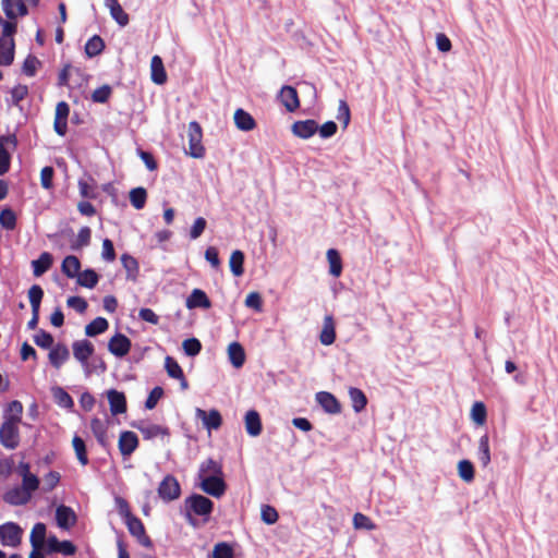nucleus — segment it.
I'll return each mask as SVG.
<instances>
[{
	"mask_svg": "<svg viewBox=\"0 0 558 558\" xmlns=\"http://www.w3.org/2000/svg\"><path fill=\"white\" fill-rule=\"evenodd\" d=\"M213 558H234V550L230 544L220 542L214 546Z\"/></svg>",
	"mask_w": 558,
	"mask_h": 558,
	"instance_id": "nucleus-54",
	"label": "nucleus"
},
{
	"mask_svg": "<svg viewBox=\"0 0 558 558\" xmlns=\"http://www.w3.org/2000/svg\"><path fill=\"white\" fill-rule=\"evenodd\" d=\"M121 263L128 272V278L135 279L140 270L137 260L129 254H123Z\"/></svg>",
	"mask_w": 558,
	"mask_h": 558,
	"instance_id": "nucleus-49",
	"label": "nucleus"
},
{
	"mask_svg": "<svg viewBox=\"0 0 558 558\" xmlns=\"http://www.w3.org/2000/svg\"><path fill=\"white\" fill-rule=\"evenodd\" d=\"M53 257L49 252H44L40 256L32 262L33 274L35 277H40L47 272L52 266Z\"/></svg>",
	"mask_w": 558,
	"mask_h": 558,
	"instance_id": "nucleus-30",
	"label": "nucleus"
},
{
	"mask_svg": "<svg viewBox=\"0 0 558 558\" xmlns=\"http://www.w3.org/2000/svg\"><path fill=\"white\" fill-rule=\"evenodd\" d=\"M52 396L58 405L64 409H72L74 407L72 397L63 388H52Z\"/></svg>",
	"mask_w": 558,
	"mask_h": 558,
	"instance_id": "nucleus-46",
	"label": "nucleus"
},
{
	"mask_svg": "<svg viewBox=\"0 0 558 558\" xmlns=\"http://www.w3.org/2000/svg\"><path fill=\"white\" fill-rule=\"evenodd\" d=\"M316 401L326 413L339 414L341 412V404L338 399L328 391H319L316 393Z\"/></svg>",
	"mask_w": 558,
	"mask_h": 558,
	"instance_id": "nucleus-14",
	"label": "nucleus"
},
{
	"mask_svg": "<svg viewBox=\"0 0 558 558\" xmlns=\"http://www.w3.org/2000/svg\"><path fill=\"white\" fill-rule=\"evenodd\" d=\"M131 340L123 333H116L108 342V350L117 357L125 356L131 350Z\"/></svg>",
	"mask_w": 558,
	"mask_h": 558,
	"instance_id": "nucleus-11",
	"label": "nucleus"
},
{
	"mask_svg": "<svg viewBox=\"0 0 558 558\" xmlns=\"http://www.w3.org/2000/svg\"><path fill=\"white\" fill-rule=\"evenodd\" d=\"M56 520L59 527L69 530L75 525L77 518L70 507L61 505L56 510Z\"/></svg>",
	"mask_w": 558,
	"mask_h": 558,
	"instance_id": "nucleus-17",
	"label": "nucleus"
},
{
	"mask_svg": "<svg viewBox=\"0 0 558 558\" xmlns=\"http://www.w3.org/2000/svg\"><path fill=\"white\" fill-rule=\"evenodd\" d=\"M125 524L128 530L132 536H134L137 542L146 548H153V541L146 534L145 526L140 518L132 514L129 510L125 512Z\"/></svg>",
	"mask_w": 558,
	"mask_h": 558,
	"instance_id": "nucleus-3",
	"label": "nucleus"
},
{
	"mask_svg": "<svg viewBox=\"0 0 558 558\" xmlns=\"http://www.w3.org/2000/svg\"><path fill=\"white\" fill-rule=\"evenodd\" d=\"M471 415L476 424H484L486 421V407L483 402H475L471 410Z\"/></svg>",
	"mask_w": 558,
	"mask_h": 558,
	"instance_id": "nucleus-60",
	"label": "nucleus"
},
{
	"mask_svg": "<svg viewBox=\"0 0 558 558\" xmlns=\"http://www.w3.org/2000/svg\"><path fill=\"white\" fill-rule=\"evenodd\" d=\"M46 538V525L41 522L36 523L31 532L29 541L34 549H41Z\"/></svg>",
	"mask_w": 558,
	"mask_h": 558,
	"instance_id": "nucleus-37",
	"label": "nucleus"
},
{
	"mask_svg": "<svg viewBox=\"0 0 558 558\" xmlns=\"http://www.w3.org/2000/svg\"><path fill=\"white\" fill-rule=\"evenodd\" d=\"M245 430L252 437H257L263 430L260 415L256 410H250L244 417Z\"/></svg>",
	"mask_w": 558,
	"mask_h": 558,
	"instance_id": "nucleus-22",
	"label": "nucleus"
},
{
	"mask_svg": "<svg viewBox=\"0 0 558 558\" xmlns=\"http://www.w3.org/2000/svg\"><path fill=\"white\" fill-rule=\"evenodd\" d=\"M81 270V262L80 259L74 255H68L64 257L61 264V271L68 277V278H75L80 274Z\"/></svg>",
	"mask_w": 558,
	"mask_h": 558,
	"instance_id": "nucleus-35",
	"label": "nucleus"
},
{
	"mask_svg": "<svg viewBox=\"0 0 558 558\" xmlns=\"http://www.w3.org/2000/svg\"><path fill=\"white\" fill-rule=\"evenodd\" d=\"M0 444L7 449H15L20 445L19 424L4 421L0 427Z\"/></svg>",
	"mask_w": 558,
	"mask_h": 558,
	"instance_id": "nucleus-7",
	"label": "nucleus"
},
{
	"mask_svg": "<svg viewBox=\"0 0 558 558\" xmlns=\"http://www.w3.org/2000/svg\"><path fill=\"white\" fill-rule=\"evenodd\" d=\"M235 126L241 131H252L256 128V122L251 113L243 109H236L233 116Z\"/></svg>",
	"mask_w": 558,
	"mask_h": 558,
	"instance_id": "nucleus-27",
	"label": "nucleus"
},
{
	"mask_svg": "<svg viewBox=\"0 0 558 558\" xmlns=\"http://www.w3.org/2000/svg\"><path fill=\"white\" fill-rule=\"evenodd\" d=\"M477 457L482 466L486 468L490 463L489 438L487 434L483 435L478 440Z\"/></svg>",
	"mask_w": 558,
	"mask_h": 558,
	"instance_id": "nucleus-44",
	"label": "nucleus"
},
{
	"mask_svg": "<svg viewBox=\"0 0 558 558\" xmlns=\"http://www.w3.org/2000/svg\"><path fill=\"white\" fill-rule=\"evenodd\" d=\"M244 253L240 250H235L231 253L230 259H229V266L231 272L235 277H240L244 274Z\"/></svg>",
	"mask_w": 558,
	"mask_h": 558,
	"instance_id": "nucleus-39",
	"label": "nucleus"
},
{
	"mask_svg": "<svg viewBox=\"0 0 558 558\" xmlns=\"http://www.w3.org/2000/svg\"><path fill=\"white\" fill-rule=\"evenodd\" d=\"M182 347H183L185 354L189 356H195L202 350V343L196 338H189V339L184 340L182 343Z\"/></svg>",
	"mask_w": 558,
	"mask_h": 558,
	"instance_id": "nucleus-61",
	"label": "nucleus"
},
{
	"mask_svg": "<svg viewBox=\"0 0 558 558\" xmlns=\"http://www.w3.org/2000/svg\"><path fill=\"white\" fill-rule=\"evenodd\" d=\"M44 298V290L38 284H33L28 290V300L32 306V310L39 311L40 303Z\"/></svg>",
	"mask_w": 558,
	"mask_h": 558,
	"instance_id": "nucleus-52",
	"label": "nucleus"
},
{
	"mask_svg": "<svg viewBox=\"0 0 558 558\" xmlns=\"http://www.w3.org/2000/svg\"><path fill=\"white\" fill-rule=\"evenodd\" d=\"M90 429L101 447H107L109 445V438L107 433L108 425L106 422L101 421L98 417H93L90 420Z\"/></svg>",
	"mask_w": 558,
	"mask_h": 558,
	"instance_id": "nucleus-26",
	"label": "nucleus"
},
{
	"mask_svg": "<svg viewBox=\"0 0 558 558\" xmlns=\"http://www.w3.org/2000/svg\"><path fill=\"white\" fill-rule=\"evenodd\" d=\"M326 257L329 264V274L335 278L340 277L342 274V259L339 252L336 248H329Z\"/></svg>",
	"mask_w": 558,
	"mask_h": 558,
	"instance_id": "nucleus-34",
	"label": "nucleus"
},
{
	"mask_svg": "<svg viewBox=\"0 0 558 558\" xmlns=\"http://www.w3.org/2000/svg\"><path fill=\"white\" fill-rule=\"evenodd\" d=\"M185 505V518L192 525H196V520L192 513L196 515L207 517L214 510V502L203 495L194 494L187 497L184 501Z\"/></svg>",
	"mask_w": 558,
	"mask_h": 558,
	"instance_id": "nucleus-2",
	"label": "nucleus"
},
{
	"mask_svg": "<svg viewBox=\"0 0 558 558\" xmlns=\"http://www.w3.org/2000/svg\"><path fill=\"white\" fill-rule=\"evenodd\" d=\"M70 357L69 349L63 343H58L50 349L48 359L50 364L59 369Z\"/></svg>",
	"mask_w": 558,
	"mask_h": 558,
	"instance_id": "nucleus-21",
	"label": "nucleus"
},
{
	"mask_svg": "<svg viewBox=\"0 0 558 558\" xmlns=\"http://www.w3.org/2000/svg\"><path fill=\"white\" fill-rule=\"evenodd\" d=\"M112 94V89L109 85H102L96 88L92 94V100L98 104H105L108 101Z\"/></svg>",
	"mask_w": 558,
	"mask_h": 558,
	"instance_id": "nucleus-59",
	"label": "nucleus"
},
{
	"mask_svg": "<svg viewBox=\"0 0 558 558\" xmlns=\"http://www.w3.org/2000/svg\"><path fill=\"white\" fill-rule=\"evenodd\" d=\"M260 517L266 524H275L279 519L277 510L269 505L262 507Z\"/></svg>",
	"mask_w": 558,
	"mask_h": 558,
	"instance_id": "nucleus-63",
	"label": "nucleus"
},
{
	"mask_svg": "<svg viewBox=\"0 0 558 558\" xmlns=\"http://www.w3.org/2000/svg\"><path fill=\"white\" fill-rule=\"evenodd\" d=\"M349 397L352 402V408L356 413L363 411L366 408L367 398L361 389L351 387L349 389Z\"/></svg>",
	"mask_w": 558,
	"mask_h": 558,
	"instance_id": "nucleus-38",
	"label": "nucleus"
},
{
	"mask_svg": "<svg viewBox=\"0 0 558 558\" xmlns=\"http://www.w3.org/2000/svg\"><path fill=\"white\" fill-rule=\"evenodd\" d=\"M39 63V60L35 56H27L22 65L23 73L29 77L34 76Z\"/></svg>",
	"mask_w": 558,
	"mask_h": 558,
	"instance_id": "nucleus-62",
	"label": "nucleus"
},
{
	"mask_svg": "<svg viewBox=\"0 0 558 558\" xmlns=\"http://www.w3.org/2000/svg\"><path fill=\"white\" fill-rule=\"evenodd\" d=\"M189 151L187 154L193 158H203L205 156V147L202 144L203 131L198 122L192 121L189 123Z\"/></svg>",
	"mask_w": 558,
	"mask_h": 558,
	"instance_id": "nucleus-4",
	"label": "nucleus"
},
{
	"mask_svg": "<svg viewBox=\"0 0 558 558\" xmlns=\"http://www.w3.org/2000/svg\"><path fill=\"white\" fill-rule=\"evenodd\" d=\"M219 475H223V473H222V465L218 461L209 458V459L205 460L199 465V470H198V478L199 480L206 478V476H219Z\"/></svg>",
	"mask_w": 558,
	"mask_h": 558,
	"instance_id": "nucleus-28",
	"label": "nucleus"
},
{
	"mask_svg": "<svg viewBox=\"0 0 558 558\" xmlns=\"http://www.w3.org/2000/svg\"><path fill=\"white\" fill-rule=\"evenodd\" d=\"M105 4L109 9L111 17L119 26L124 27L129 24V14L123 10L118 0H105Z\"/></svg>",
	"mask_w": 558,
	"mask_h": 558,
	"instance_id": "nucleus-23",
	"label": "nucleus"
},
{
	"mask_svg": "<svg viewBox=\"0 0 558 558\" xmlns=\"http://www.w3.org/2000/svg\"><path fill=\"white\" fill-rule=\"evenodd\" d=\"M353 526L357 530L364 529L372 531L376 527V525L373 523V521L365 514L361 512H356L353 515Z\"/></svg>",
	"mask_w": 558,
	"mask_h": 558,
	"instance_id": "nucleus-58",
	"label": "nucleus"
},
{
	"mask_svg": "<svg viewBox=\"0 0 558 558\" xmlns=\"http://www.w3.org/2000/svg\"><path fill=\"white\" fill-rule=\"evenodd\" d=\"M77 283L82 287L93 289L97 286L99 276L94 269H85L77 275Z\"/></svg>",
	"mask_w": 558,
	"mask_h": 558,
	"instance_id": "nucleus-42",
	"label": "nucleus"
},
{
	"mask_svg": "<svg viewBox=\"0 0 558 558\" xmlns=\"http://www.w3.org/2000/svg\"><path fill=\"white\" fill-rule=\"evenodd\" d=\"M138 430L145 439H153L157 437H166L170 435L167 426L158 424H146L138 427Z\"/></svg>",
	"mask_w": 558,
	"mask_h": 558,
	"instance_id": "nucleus-31",
	"label": "nucleus"
},
{
	"mask_svg": "<svg viewBox=\"0 0 558 558\" xmlns=\"http://www.w3.org/2000/svg\"><path fill=\"white\" fill-rule=\"evenodd\" d=\"M2 8L8 19L14 20L17 16H25L28 13L23 0H2Z\"/></svg>",
	"mask_w": 558,
	"mask_h": 558,
	"instance_id": "nucleus-20",
	"label": "nucleus"
},
{
	"mask_svg": "<svg viewBox=\"0 0 558 558\" xmlns=\"http://www.w3.org/2000/svg\"><path fill=\"white\" fill-rule=\"evenodd\" d=\"M17 147V138L15 134L0 136V175L5 174L11 165V150Z\"/></svg>",
	"mask_w": 558,
	"mask_h": 558,
	"instance_id": "nucleus-5",
	"label": "nucleus"
},
{
	"mask_svg": "<svg viewBox=\"0 0 558 558\" xmlns=\"http://www.w3.org/2000/svg\"><path fill=\"white\" fill-rule=\"evenodd\" d=\"M165 368L169 377L183 379V369L173 357L167 356L165 359Z\"/></svg>",
	"mask_w": 558,
	"mask_h": 558,
	"instance_id": "nucleus-50",
	"label": "nucleus"
},
{
	"mask_svg": "<svg viewBox=\"0 0 558 558\" xmlns=\"http://www.w3.org/2000/svg\"><path fill=\"white\" fill-rule=\"evenodd\" d=\"M72 349L74 357L84 366L87 365L88 359L95 351L93 343L88 340L75 341Z\"/></svg>",
	"mask_w": 558,
	"mask_h": 558,
	"instance_id": "nucleus-16",
	"label": "nucleus"
},
{
	"mask_svg": "<svg viewBox=\"0 0 558 558\" xmlns=\"http://www.w3.org/2000/svg\"><path fill=\"white\" fill-rule=\"evenodd\" d=\"M70 114V106L66 101H59L56 106L53 129L60 136H64L68 131V118Z\"/></svg>",
	"mask_w": 558,
	"mask_h": 558,
	"instance_id": "nucleus-10",
	"label": "nucleus"
},
{
	"mask_svg": "<svg viewBox=\"0 0 558 558\" xmlns=\"http://www.w3.org/2000/svg\"><path fill=\"white\" fill-rule=\"evenodd\" d=\"M110 412L113 415L123 414L126 412V398L123 392L116 389H110L107 392Z\"/></svg>",
	"mask_w": 558,
	"mask_h": 558,
	"instance_id": "nucleus-19",
	"label": "nucleus"
},
{
	"mask_svg": "<svg viewBox=\"0 0 558 558\" xmlns=\"http://www.w3.org/2000/svg\"><path fill=\"white\" fill-rule=\"evenodd\" d=\"M245 306L257 313L263 312V298L259 292H250L245 298Z\"/></svg>",
	"mask_w": 558,
	"mask_h": 558,
	"instance_id": "nucleus-56",
	"label": "nucleus"
},
{
	"mask_svg": "<svg viewBox=\"0 0 558 558\" xmlns=\"http://www.w3.org/2000/svg\"><path fill=\"white\" fill-rule=\"evenodd\" d=\"M48 546L51 551L62 553L68 556H72L76 553L75 545L70 541H58L56 536L48 538Z\"/></svg>",
	"mask_w": 558,
	"mask_h": 558,
	"instance_id": "nucleus-33",
	"label": "nucleus"
},
{
	"mask_svg": "<svg viewBox=\"0 0 558 558\" xmlns=\"http://www.w3.org/2000/svg\"><path fill=\"white\" fill-rule=\"evenodd\" d=\"M336 340V325L331 315L324 318L323 329L319 335V341L324 345H330Z\"/></svg>",
	"mask_w": 558,
	"mask_h": 558,
	"instance_id": "nucleus-24",
	"label": "nucleus"
},
{
	"mask_svg": "<svg viewBox=\"0 0 558 558\" xmlns=\"http://www.w3.org/2000/svg\"><path fill=\"white\" fill-rule=\"evenodd\" d=\"M201 488L206 494L219 498L226 493L227 485L222 475L206 476V478L201 480Z\"/></svg>",
	"mask_w": 558,
	"mask_h": 558,
	"instance_id": "nucleus-9",
	"label": "nucleus"
},
{
	"mask_svg": "<svg viewBox=\"0 0 558 558\" xmlns=\"http://www.w3.org/2000/svg\"><path fill=\"white\" fill-rule=\"evenodd\" d=\"M0 223L5 230H14L16 227V216L11 208H4L0 213Z\"/></svg>",
	"mask_w": 558,
	"mask_h": 558,
	"instance_id": "nucleus-53",
	"label": "nucleus"
},
{
	"mask_svg": "<svg viewBox=\"0 0 558 558\" xmlns=\"http://www.w3.org/2000/svg\"><path fill=\"white\" fill-rule=\"evenodd\" d=\"M53 337L51 333L47 332L44 329H39L37 333L34 336V342L36 345L43 349H51L53 345Z\"/></svg>",
	"mask_w": 558,
	"mask_h": 558,
	"instance_id": "nucleus-55",
	"label": "nucleus"
},
{
	"mask_svg": "<svg viewBox=\"0 0 558 558\" xmlns=\"http://www.w3.org/2000/svg\"><path fill=\"white\" fill-rule=\"evenodd\" d=\"M157 490L158 496L166 502L175 500L181 495V486L178 480L171 474L163 477Z\"/></svg>",
	"mask_w": 558,
	"mask_h": 558,
	"instance_id": "nucleus-6",
	"label": "nucleus"
},
{
	"mask_svg": "<svg viewBox=\"0 0 558 558\" xmlns=\"http://www.w3.org/2000/svg\"><path fill=\"white\" fill-rule=\"evenodd\" d=\"M92 230L89 227H82L77 233L76 239L71 243L73 251H78L90 243Z\"/></svg>",
	"mask_w": 558,
	"mask_h": 558,
	"instance_id": "nucleus-47",
	"label": "nucleus"
},
{
	"mask_svg": "<svg viewBox=\"0 0 558 558\" xmlns=\"http://www.w3.org/2000/svg\"><path fill=\"white\" fill-rule=\"evenodd\" d=\"M119 450L123 457L131 456L138 447V438L134 432L125 430L119 437Z\"/></svg>",
	"mask_w": 558,
	"mask_h": 558,
	"instance_id": "nucleus-15",
	"label": "nucleus"
},
{
	"mask_svg": "<svg viewBox=\"0 0 558 558\" xmlns=\"http://www.w3.org/2000/svg\"><path fill=\"white\" fill-rule=\"evenodd\" d=\"M211 306V302L207 294L201 289H194L190 296L186 300V307L192 308H209Z\"/></svg>",
	"mask_w": 558,
	"mask_h": 558,
	"instance_id": "nucleus-25",
	"label": "nucleus"
},
{
	"mask_svg": "<svg viewBox=\"0 0 558 558\" xmlns=\"http://www.w3.org/2000/svg\"><path fill=\"white\" fill-rule=\"evenodd\" d=\"M151 81L158 85L165 84L167 81V73L163 66L162 59L159 56H154L150 61Z\"/></svg>",
	"mask_w": 558,
	"mask_h": 558,
	"instance_id": "nucleus-29",
	"label": "nucleus"
},
{
	"mask_svg": "<svg viewBox=\"0 0 558 558\" xmlns=\"http://www.w3.org/2000/svg\"><path fill=\"white\" fill-rule=\"evenodd\" d=\"M197 418L202 420V423L205 428L208 430L218 429L222 425V417L218 410L213 409L210 411H205L203 409H196Z\"/></svg>",
	"mask_w": 558,
	"mask_h": 558,
	"instance_id": "nucleus-13",
	"label": "nucleus"
},
{
	"mask_svg": "<svg viewBox=\"0 0 558 558\" xmlns=\"http://www.w3.org/2000/svg\"><path fill=\"white\" fill-rule=\"evenodd\" d=\"M39 484L40 481L36 474L22 476L20 486H14L3 494V501L11 506H24L31 501Z\"/></svg>",
	"mask_w": 558,
	"mask_h": 558,
	"instance_id": "nucleus-1",
	"label": "nucleus"
},
{
	"mask_svg": "<svg viewBox=\"0 0 558 558\" xmlns=\"http://www.w3.org/2000/svg\"><path fill=\"white\" fill-rule=\"evenodd\" d=\"M72 446L75 451L76 459L82 465H87L89 462L85 441L80 436L75 435L72 439Z\"/></svg>",
	"mask_w": 558,
	"mask_h": 558,
	"instance_id": "nucleus-43",
	"label": "nucleus"
},
{
	"mask_svg": "<svg viewBox=\"0 0 558 558\" xmlns=\"http://www.w3.org/2000/svg\"><path fill=\"white\" fill-rule=\"evenodd\" d=\"M228 354L232 365L236 368L241 367L245 362V352L239 342H232L228 347Z\"/></svg>",
	"mask_w": 558,
	"mask_h": 558,
	"instance_id": "nucleus-36",
	"label": "nucleus"
},
{
	"mask_svg": "<svg viewBox=\"0 0 558 558\" xmlns=\"http://www.w3.org/2000/svg\"><path fill=\"white\" fill-rule=\"evenodd\" d=\"M109 327V323L104 317H96L85 327V333L88 337H95L105 332Z\"/></svg>",
	"mask_w": 558,
	"mask_h": 558,
	"instance_id": "nucleus-40",
	"label": "nucleus"
},
{
	"mask_svg": "<svg viewBox=\"0 0 558 558\" xmlns=\"http://www.w3.org/2000/svg\"><path fill=\"white\" fill-rule=\"evenodd\" d=\"M279 99L288 112H294L300 108L299 94L293 86H282L279 93Z\"/></svg>",
	"mask_w": 558,
	"mask_h": 558,
	"instance_id": "nucleus-12",
	"label": "nucleus"
},
{
	"mask_svg": "<svg viewBox=\"0 0 558 558\" xmlns=\"http://www.w3.org/2000/svg\"><path fill=\"white\" fill-rule=\"evenodd\" d=\"M163 396V389L159 386L155 387L148 395L146 401H145V408L147 410H153L158 401L162 398Z\"/></svg>",
	"mask_w": 558,
	"mask_h": 558,
	"instance_id": "nucleus-64",
	"label": "nucleus"
},
{
	"mask_svg": "<svg viewBox=\"0 0 558 558\" xmlns=\"http://www.w3.org/2000/svg\"><path fill=\"white\" fill-rule=\"evenodd\" d=\"M61 475L57 471H50L44 476V486L43 490L45 493H49L53 490L58 484L60 483Z\"/></svg>",
	"mask_w": 558,
	"mask_h": 558,
	"instance_id": "nucleus-57",
	"label": "nucleus"
},
{
	"mask_svg": "<svg viewBox=\"0 0 558 558\" xmlns=\"http://www.w3.org/2000/svg\"><path fill=\"white\" fill-rule=\"evenodd\" d=\"M22 413L23 404L17 400L11 401L7 407L4 421L20 424L22 420Z\"/></svg>",
	"mask_w": 558,
	"mask_h": 558,
	"instance_id": "nucleus-41",
	"label": "nucleus"
},
{
	"mask_svg": "<svg viewBox=\"0 0 558 558\" xmlns=\"http://www.w3.org/2000/svg\"><path fill=\"white\" fill-rule=\"evenodd\" d=\"M14 40L0 39V65L8 66L14 60Z\"/></svg>",
	"mask_w": 558,
	"mask_h": 558,
	"instance_id": "nucleus-32",
	"label": "nucleus"
},
{
	"mask_svg": "<svg viewBox=\"0 0 558 558\" xmlns=\"http://www.w3.org/2000/svg\"><path fill=\"white\" fill-rule=\"evenodd\" d=\"M458 474L466 483L474 480V466L469 460H461L458 463Z\"/></svg>",
	"mask_w": 558,
	"mask_h": 558,
	"instance_id": "nucleus-51",
	"label": "nucleus"
},
{
	"mask_svg": "<svg viewBox=\"0 0 558 558\" xmlns=\"http://www.w3.org/2000/svg\"><path fill=\"white\" fill-rule=\"evenodd\" d=\"M147 199V192L144 187H134L130 191V202L135 209L144 208Z\"/></svg>",
	"mask_w": 558,
	"mask_h": 558,
	"instance_id": "nucleus-48",
	"label": "nucleus"
},
{
	"mask_svg": "<svg viewBox=\"0 0 558 558\" xmlns=\"http://www.w3.org/2000/svg\"><path fill=\"white\" fill-rule=\"evenodd\" d=\"M22 529L14 522L0 525V541L3 546L17 547L22 539Z\"/></svg>",
	"mask_w": 558,
	"mask_h": 558,
	"instance_id": "nucleus-8",
	"label": "nucleus"
},
{
	"mask_svg": "<svg viewBox=\"0 0 558 558\" xmlns=\"http://www.w3.org/2000/svg\"><path fill=\"white\" fill-rule=\"evenodd\" d=\"M104 49H105V41L98 35H94L85 44V53L90 58L100 54Z\"/></svg>",
	"mask_w": 558,
	"mask_h": 558,
	"instance_id": "nucleus-45",
	"label": "nucleus"
},
{
	"mask_svg": "<svg viewBox=\"0 0 558 558\" xmlns=\"http://www.w3.org/2000/svg\"><path fill=\"white\" fill-rule=\"evenodd\" d=\"M318 130V124L315 120L308 119L304 121H295L292 124L291 131L292 133L300 138H310L313 136Z\"/></svg>",
	"mask_w": 558,
	"mask_h": 558,
	"instance_id": "nucleus-18",
	"label": "nucleus"
}]
</instances>
